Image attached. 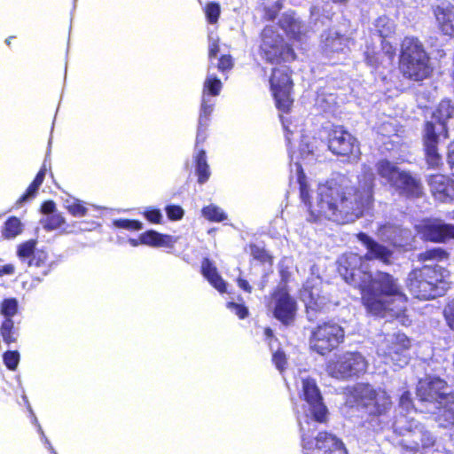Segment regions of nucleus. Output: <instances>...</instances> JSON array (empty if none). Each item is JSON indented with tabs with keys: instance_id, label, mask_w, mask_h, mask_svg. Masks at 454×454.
<instances>
[{
	"instance_id": "1",
	"label": "nucleus",
	"mask_w": 454,
	"mask_h": 454,
	"mask_svg": "<svg viewBox=\"0 0 454 454\" xmlns=\"http://www.w3.org/2000/svg\"><path fill=\"white\" fill-rule=\"evenodd\" d=\"M314 145L291 144L289 147L291 171L296 172L301 200L316 217H324L340 224L353 223L372 204L374 173L371 168L364 166L357 186L350 185L345 178L330 180L318 184L315 196H311L301 163L315 160Z\"/></svg>"
},
{
	"instance_id": "2",
	"label": "nucleus",
	"mask_w": 454,
	"mask_h": 454,
	"mask_svg": "<svg viewBox=\"0 0 454 454\" xmlns=\"http://www.w3.org/2000/svg\"><path fill=\"white\" fill-rule=\"evenodd\" d=\"M357 239L368 252L364 257L355 253L342 254L338 260L340 275L347 283L361 290L364 304L370 313L396 318L402 325H409L411 320L405 315L407 297L396 279L384 272H377L373 277L368 270V261L378 259L387 262L391 251L365 233H359Z\"/></svg>"
},
{
	"instance_id": "3",
	"label": "nucleus",
	"mask_w": 454,
	"mask_h": 454,
	"mask_svg": "<svg viewBox=\"0 0 454 454\" xmlns=\"http://www.w3.org/2000/svg\"><path fill=\"white\" fill-rule=\"evenodd\" d=\"M300 397L304 403L301 410L298 407L296 410L303 454H348L342 441L333 434L321 432L315 439L308 435L316 430V424L325 422L327 416L315 380L301 378Z\"/></svg>"
},
{
	"instance_id": "4",
	"label": "nucleus",
	"mask_w": 454,
	"mask_h": 454,
	"mask_svg": "<svg viewBox=\"0 0 454 454\" xmlns=\"http://www.w3.org/2000/svg\"><path fill=\"white\" fill-rule=\"evenodd\" d=\"M352 395L368 415L362 428L379 433L389 427L392 401L384 389L374 388L369 384H357L353 388Z\"/></svg>"
},
{
	"instance_id": "5",
	"label": "nucleus",
	"mask_w": 454,
	"mask_h": 454,
	"mask_svg": "<svg viewBox=\"0 0 454 454\" xmlns=\"http://www.w3.org/2000/svg\"><path fill=\"white\" fill-rule=\"evenodd\" d=\"M449 275V271L441 265L427 264L409 274L406 286L417 299H434L443 295L447 291Z\"/></svg>"
},
{
	"instance_id": "6",
	"label": "nucleus",
	"mask_w": 454,
	"mask_h": 454,
	"mask_svg": "<svg viewBox=\"0 0 454 454\" xmlns=\"http://www.w3.org/2000/svg\"><path fill=\"white\" fill-rule=\"evenodd\" d=\"M400 69L404 76L414 81H421L430 74L429 57L417 38L405 37L403 41Z\"/></svg>"
},
{
	"instance_id": "7",
	"label": "nucleus",
	"mask_w": 454,
	"mask_h": 454,
	"mask_svg": "<svg viewBox=\"0 0 454 454\" xmlns=\"http://www.w3.org/2000/svg\"><path fill=\"white\" fill-rule=\"evenodd\" d=\"M300 297L306 307L309 321L315 320L320 313L327 311L330 299L322 289L319 268L317 265L311 266L310 277L301 289Z\"/></svg>"
},
{
	"instance_id": "8",
	"label": "nucleus",
	"mask_w": 454,
	"mask_h": 454,
	"mask_svg": "<svg viewBox=\"0 0 454 454\" xmlns=\"http://www.w3.org/2000/svg\"><path fill=\"white\" fill-rule=\"evenodd\" d=\"M410 339L402 333L380 334L377 340V355L386 364L403 367L408 364Z\"/></svg>"
},
{
	"instance_id": "9",
	"label": "nucleus",
	"mask_w": 454,
	"mask_h": 454,
	"mask_svg": "<svg viewBox=\"0 0 454 454\" xmlns=\"http://www.w3.org/2000/svg\"><path fill=\"white\" fill-rule=\"evenodd\" d=\"M378 175L392 187L407 196L418 197L421 193L419 183L409 173L401 171L395 164L379 160L376 164Z\"/></svg>"
},
{
	"instance_id": "10",
	"label": "nucleus",
	"mask_w": 454,
	"mask_h": 454,
	"mask_svg": "<svg viewBox=\"0 0 454 454\" xmlns=\"http://www.w3.org/2000/svg\"><path fill=\"white\" fill-rule=\"evenodd\" d=\"M260 53L270 63H278L281 60L288 62L295 58L294 51L284 43L283 37L273 26H267L262 31Z\"/></svg>"
},
{
	"instance_id": "11",
	"label": "nucleus",
	"mask_w": 454,
	"mask_h": 454,
	"mask_svg": "<svg viewBox=\"0 0 454 454\" xmlns=\"http://www.w3.org/2000/svg\"><path fill=\"white\" fill-rule=\"evenodd\" d=\"M345 337L344 329L334 321L317 325L311 332L309 345L312 350L325 355L336 348Z\"/></svg>"
},
{
	"instance_id": "12",
	"label": "nucleus",
	"mask_w": 454,
	"mask_h": 454,
	"mask_svg": "<svg viewBox=\"0 0 454 454\" xmlns=\"http://www.w3.org/2000/svg\"><path fill=\"white\" fill-rule=\"evenodd\" d=\"M367 366L366 359L360 353L346 352L329 361L327 371L334 378L348 379L364 373Z\"/></svg>"
},
{
	"instance_id": "13",
	"label": "nucleus",
	"mask_w": 454,
	"mask_h": 454,
	"mask_svg": "<svg viewBox=\"0 0 454 454\" xmlns=\"http://www.w3.org/2000/svg\"><path fill=\"white\" fill-rule=\"evenodd\" d=\"M270 84L278 108L287 112L293 104V82L289 68L286 65L274 67L270 77Z\"/></svg>"
},
{
	"instance_id": "14",
	"label": "nucleus",
	"mask_w": 454,
	"mask_h": 454,
	"mask_svg": "<svg viewBox=\"0 0 454 454\" xmlns=\"http://www.w3.org/2000/svg\"><path fill=\"white\" fill-rule=\"evenodd\" d=\"M450 395L449 386L439 377L428 376L419 381L417 395L421 403H427V409L442 403L444 398Z\"/></svg>"
},
{
	"instance_id": "15",
	"label": "nucleus",
	"mask_w": 454,
	"mask_h": 454,
	"mask_svg": "<svg viewBox=\"0 0 454 454\" xmlns=\"http://www.w3.org/2000/svg\"><path fill=\"white\" fill-rule=\"evenodd\" d=\"M269 309L282 324L289 325L294 323L297 305L294 299L284 289H278L271 295Z\"/></svg>"
},
{
	"instance_id": "16",
	"label": "nucleus",
	"mask_w": 454,
	"mask_h": 454,
	"mask_svg": "<svg viewBox=\"0 0 454 454\" xmlns=\"http://www.w3.org/2000/svg\"><path fill=\"white\" fill-rule=\"evenodd\" d=\"M395 434L405 436L407 439H403L400 444L410 451H417L419 449L417 432L420 427V424L415 419L413 414L398 413L395 416L392 424Z\"/></svg>"
},
{
	"instance_id": "17",
	"label": "nucleus",
	"mask_w": 454,
	"mask_h": 454,
	"mask_svg": "<svg viewBox=\"0 0 454 454\" xmlns=\"http://www.w3.org/2000/svg\"><path fill=\"white\" fill-rule=\"evenodd\" d=\"M417 228L422 239L428 241L443 243L450 239H454V225L438 219L428 220Z\"/></svg>"
},
{
	"instance_id": "18",
	"label": "nucleus",
	"mask_w": 454,
	"mask_h": 454,
	"mask_svg": "<svg viewBox=\"0 0 454 454\" xmlns=\"http://www.w3.org/2000/svg\"><path fill=\"white\" fill-rule=\"evenodd\" d=\"M434 15L440 31L454 37V7L450 4H442L434 8Z\"/></svg>"
},
{
	"instance_id": "19",
	"label": "nucleus",
	"mask_w": 454,
	"mask_h": 454,
	"mask_svg": "<svg viewBox=\"0 0 454 454\" xmlns=\"http://www.w3.org/2000/svg\"><path fill=\"white\" fill-rule=\"evenodd\" d=\"M378 235L382 240L388 241L394 246L403 247L407 245L411 232L395 224L387 223L379 227Z\"/></svg>"
},
{
	"instance_id": "20",
	"label": "nucleus",
	"mask_w": 454,
	"mask_h": 454,
	"mask_svg": "<svg viewBox=\"0 0 454 454\" xmlns=\"http://www.w3.org/2000/svg\"><path fill=\"white\" fill-rule=\"evenodd\" d=\"M427 411L435 415V420L442 427L454 425V396L450 394L444 398L442 403H438Z\"/></svg>"
},
{
	"instance_id": "21",
	"label": "nucleus",
	"mask_w": 454,
	"mask_h": 454,
	"mask_svg": "<svg viewBox=\"0 0 454 454\" xmlns=\"http://www.w3.org/2000/svg\"><path fill=\"white\" fill-rule=\"evenodd\" d=\"M333 154L343 157L348 162L356 161L361 154L359 144H322Z\"/></svg>"
},
{
	"instance_id": "22",
	"label": "nucleus",
	"mask_w": 454,
	"mask_h": 454,
	"mask_svg": "<svg viewBox=\"0 0 454 454\" xmlns=\"http://www.w3.org/2000/svg\"><path fill=\"white\" fill-rule=\"evenodd\" d=\"M320 139L328 142H349L352 136L342 126L326 123L320 130Z\"/></svg>"
},
{
	"instance_id": "23",
	"label": "nucleus",
	"mask_w": 454,
	"mask_h": 454,
	"mask_svg": "<svg viewBox=\"0 0 454 454\" xmlns=\"http://www.w3.org/2000/svg\"><path fill=\"white\" fill-rule=\"evenodd\" d=\"M64 207L70 215L74 217H82L89 214L90 211H99L101 207L88 204L75 198H67L64 200Z\"/></svg>"
},
{
	"instance_id": "24",
	"label": "nucleus",
	"mask_w": 454,
	"mask_h": 454,
	"mask_svg": "<svg viewBox=\"0 0 454 454\" xmlns=\"http://www.w3.org/2000/svg\"><path fill=\"white\" fill-rule=\"evenodd\" d=\"M176 243V239L170 235L160 234L154 231H148L140 235V244L170 247Z\"/></svg>"
},
{
	"instance_id": "25",
	"label": "nucleus",
	"mask_w": 454,
	"mask_h": 454,
	"mask_svg": "<svg viewBox=\"0 0 454 454\" xmlns=\"http://www.w3.org/2000/svg\"><path fill=\"white\" fill-rule=\"evenodd\" d=\"M424 132L427 142H440L448 138L445 123L435 121L433 118L427 121Z\"/></svg>"
},
{
	"instance_id": "26",
	"label": "nucleus",
	"mask_w": 454,
	"mask_h": 454,
	"mask_svg": "<svg viewBox=\"0 0 454 454\" xmlns=\"http://www.w3.org/2000/svg\"><path fill=\"white\" fill-rule=\"evenodd\" d=\"M201 271L208 282L220 293L226 291V283L218 274L216 268L207 258L204 259L202 262Z\"/></svg>"
},
{
	"instance_id": "27",
	"label": "nucleus",
	"mask_w": 454,
	"mask_h": 454,
	"mask_svg": "<svg viewBox=\"0 0 454 454\" xmlns=\"http://www.w3.org/2000/svg\"><path fill=\"white\" fill-rule=\"evenodd\" d=\"M428 184L434 197L445 200L449 196V179L443 175H433L429 177Z\"/></svg>"
},
{
	"instance_id": "28",
	"label": "nucleus",
	"mask_w": 454,
	"mask_h": 454,
	"mask_svg": "<svg viewBox=\"0 0 454 454\" xmlns=\"http://www.w3.org/2000/svg\"><path fill=\"white\" fill-rule=\"evenodd\" d=\"M348 47V39L337 32L330 31L323 41V49L325 54L343 51Z\"/></svg>"
},
{
	"instance_id": "29",
	"label": "nucleus",
	"mask_w": 454,
	"mask_h": 454,
	"mask_svg": "<svg viewBox=\"0 0 454 454\" xmlns=\"http://www.w3.org/2000/svg\"><path fill=\"white\" fill-rule=\"evenodd\" d=\"M46 172H47V160L45 159L43 161V164L41 169L39 170V172L37 173L35 178L34 179L32 184L29 185L27 192L17 201L19 204L24 203V202L33 199L35 196L39 187L41 186V184H43V182L44 180Z\"/></svg>"
},
{
	"instance_id": "30",
	"label": "nucleus",
	"mask_w": 454,
	"mask_h": 454,
	"mask_svg": "<svg viewBox=\"0 0 454 454\" xmlns=\"http://www.w3.org/2000/svg\"><path fill=\"white\" fill-rule=\"evenodd\" d=\"M195 161L198 182L201 184H205L209 179L211 173L207 162L206 152L204 150L196 149Z\"/></svg>"
},
{
	"instance_id": "31",
	"label": "nucleus",
	"mask_w": 454,
	"mask_h": 454,
	"mask_svg": "<svg viewBox=\"0 0 454 454\" xmlns=\"http://www.w3.org/2000/svg\"><path fill=\"white\" fill-rule=\"evenodd\" d=\"M213 67L208 66L207 75L204 82L202 96H207V98L218 96L222 90L221 81L213 74L211 71Z\"/></svg>"
},
{
	"instance_id": "32",
	"label": "nucleus",
	"mask_w": 454,
	"mask_h": 454,
	"mask_svg": "<svg viewBox=\"0 0 454 454\" xmlns=\"http://www.w3.org/2000/svg\"><path fill=\"white\" fill-rule=\"evenodd\" d=\"M36 241L30 239L24 243H21L18 247L17 255L20 262L27 267L33 266V255L35 251Z\"/></svg>"
},
{
	"instance_id": "33",
	"label": "nucleus",
	"mask_w": 454,
	"mask_h": 454,
	"mask_svg": "<svg viewBox=\"0 0 454 454\" xmlns=\"http://www.w3.org/2000/svg\"><path fill=\"white\" fill-rule=\"evenodd\" d=\"M454 106L450 100H442L433 112L431 118L435 121L447 123V121L453 116Z\"/></svg>"
},
{
	"instance_id": "34",
	"label": "nucleus",
	"mask_w": 454,
	"mask_h": 454,
	"mask_svg": "<svg viewBox=\"0 0 454 454\" xmlns=\"http://www.w3.org/2000/svg\"><path fill=\"white\" fill-rule=\"evenodd\" d=\"M280 26L289 36L301 40L302 25L299 20L293 17L286 16L280 20Z\"/></svg>"
},
{
	"instance_id": "35",
	"label": "nucleus",
	"mask_w": 454,
	"mask_h": 454,
	"mask_svg": "<svg viewBox=\"0 0 454 454\" xmlns=\"http://www.w3.org/2000/svg\"><path fill=\"white\" fill-rule=\"evenodd\" d=\"M395 23L386 16L380 17L375 21V29L381 38H387L395 33Z\"/></svg>"
},
{
	"instance_id": "36",
	"label": "nucleus",
	"mask_w": 454,
	"mask_h": 454,
	"mask_svg": "<svg viewBox=\"0 0 454 454\" xmlns=\"http://www.w3.org/2000/svg\"><path fill=\"white\" fill-rule=\"evenodd\" d=\"M0 335L3 341L7 345L16 341L18 333L14 329V322L12 319L3 321L0 326Z\"/></svg>"
},
{
	"instance_id": "37",
	"label": "nucleus",
	"mask_w": 454,
	"mask_h": 454,
	"mask_svg": "<svg viewBox=\"0 0 454 454\" xmlns=\"http://www.w3.org/2000/svg\"><path fill=\"white\" fill-rule=\"evenodd\" d=\"M19 309V303L15 298L4 299L0 304V314L4 317V320L12 319Z\"/></svg>"
},
{
	"instance_id": "38",
	"label": "nucleus",
	"mask_w": 454,
	"mask_h": 454,
	"mask_svg": "<svg viewBox=\"0 0 454 454\" xmlns=\"http://www.w3.org/2000/svg\"><path fill=\"white\" fill-rule=\"evenodd\" d=\"M22 231L20 221L16 217L9 218L4 224L2 235L5 239H12L18 236Z\"/></svg>"
},
{
	"instance_id": "39",
	"label": "nucleus",
	"mask_w": 454,
	"mask_h": 454,
	"mask_svg": "<svg viewBox=\"0 0 454 454\" xmlns=\"http://www.w3.org/2000/svg\"><path fill=\"white\" fill-rule=\"evenodd\" d=\"M215 106V100L207 96H202V102L200 107V114L199 123L200 126H206L207 124L208 118L213 112Z\"/></svg>"
},
{
	"instance_id": "40",
	"label": "nucleus",
	"mask_w": 454,
	"mask_h": 454,
	"mask_svg": "<svg viewBox=\"0 0 454 454\" xmlns=\"http://www.w3.org/2000/svg\"><path fill=\"white\" fill-rule=\"evenodd\" d=\"M202 215L205 218L211 222H222L227 219V215L223 212V210L213 204L203 207Z\"/></svg>"
},
{
	"instance_id": "41",
	"label": "nucleus",
	"mask_w": 454,
	"mask_h": 454,
	"mask_svg": "<svg viewBox=\"0 0 454 454\" xmlns=\"http://www.w3.org/2000/svg\"><path fill=\"white\" fill-rule=\"evenodd\" d=\"M448 253L442 248H434L430 250H427L424 253H421L419 256V260L422 262L427 261H437L442 262L448 259Z\"/></svg>"
},
{
	"instance_id": "42",
	"label": "nucleus",
	"mask_w": 454,
	"mask_h": 454,
	"mask_svg": "<svg viewBox=\"0 0 454 454\" xmlns=\"http://www.w3.org/2000/svg\"><path fill=\"white\" fill-rule=\"evenodd\" d=\"M426 159L427 164L432 168H436L442 163V156L438 153L436 144H426Z\"/></svg>"
},
{
	"instance_id": "43",
	"label": "nucleus",
	"mask_w": 454,
	"mask_h": 454,
	"mask_svg": "<svg viewBox=\"0 0 454 454\" xmlns=\"http://www.w3.org/2000/svg\"><path fill=\"white\" fill-rule=\"evenodd\" d=\"M65 223L64 217L60 214H52L45 215L41 223L43 229L47 231H53L59 228Z\"/></svg>"
},
{
	"instance_id": "44",
	"label": "nucleus",
	"mask_w": 454,
	"mask_h": 454,
	"mask_svg": "<svg viewBox=\"0 0 454 454\" xmlns=\"http://www.w3.org/2000/svg\"><path fill=\"white\" fill-rule=\"evenodd\" d=\"M250 254L253 256L254 259L261 262H269L271 263V257L269 255V254L266 252V250L258 246L252 244L249 247Z\"/></svg>"
},
{
	"instance_id": "45",
	"label": "nucleus",
	"mask_w": 454,
	"mask_h": 454,
	"mask_svg": "<svg viewBox=\"0 0 454 454\" xmlns=\"http://www.w3.org/2000/svg\"><path fill=\"white\" fill-rule=\"evenodd\" d=\"M415 439H418L419 446L421 445L423 448H429L434 443V438L432 434L424 430L423 427L421 426L417 432V436Z\"/></svg>"
},
{
	"instance_id": "46",
	"label": "nucleus",
	"mask_w": 454,
	"mask_h": 454,
	"mask_svg": "<svg viewBox=\"0 0 454 454\" xmlns=\"http://www.w3.org/2000/svg\"><path fill=\"white\" fill-rule=\"evenodd\" d=\"M205 12L207 20L211 24L216 23L221 12L220 4L217 3L207 4L205 9Z\"/></svg>"
},
{
	"instance_id": "47",
	"label": "nucleus",
	"mask_w": 454,
	"mask_h": 454,
	"mask_svg": "<svg viewBox=\"0 0 454 454\" xmlns=\"http://www.w3.org/2000/svg\"><path fill=\"white\" fill-rule=\"evenodd\" d=\"M403 411H405L406 414L416 413L411 403V394L407 391L401 395L399 402V413H403Z\"/></svg>"
},
{
	"instance_id": "48",
	"label": "nucleus",
	"mask_w": 454,
	"mask_h": 454,
	"mask_svg": "<svg viewBox=\"0 0 454 454\" xmlns=\"http://www.w3.org/2000/svg\"><path fill=\"white\" fill-rule=\"evenodd\" d=\"M114 225L116 228L126 230H141L143 227L142 223L137 220L129 219H117L114 221Z\"/></svg>"
},
{
	"instance_id": "49",
	"label": "nucleus",
	"mask_w": 454,
	"mask_h": 454,
	"mask_svg": "<svg viewBox=\"0 0 454 454\" xmlns=\"http://www.w3.org/2000/svg\"><path fill=\"white\" fill-rule=\"evenodd\" d=\"M4 363L9 370H15L20 362V354L18 351H6L4 356Z\"/></svg>"
},
{
	"instance_id": "50",
	"label": "nucleus",
	"mask_w": 454,
	"mask_h": 454,
	"mask_svg": "<svg viewBox=\"0 0 454 454\" xmlns=\"http://www.w3.org/2000/svg\"><path fill=\"white\" fill-rule=\"evenodd\" d=\"M165 210L168 219L171 221L181 220L184 215V209L176 205H168L166 207Z\"/></svg>"
},
{
	"instance_id": "51",
	"label": "nucleus",
	"mask_w": 454,
	"mask_h": 454,
	"mask_svg": "<svg viewBox=\"0 0 454 454\" xmlns=\"http://www.w3.org/2000/svg\"><path fill=\"white\" fill-rule=\"evenodd\" d=\"M227 308L240 319H244L248 315V309L246 306L235 302H228Z\"/></svg>"
},
{
	"instance_id": "52",
	"label": "nucleus",
	"mask_w": 454,
	"mask_h": 454,
	"mask_svg": "<svg viewBox=\"0 0 454 454\" xmlns=\"http://www.w3.org/2000/svg\"><path fill=\"white\" fill-rule=\"evenodd\" d=\"M443 314L447 325L454 331V298L445 306Z\"/></svg>"
},
{
	"instance_id": "53",
	"label": "nucleus",
	"mask_w": 454,
	"mask_h": 454,
	"mask_svg": "<svg viewBox=\"0 0 454 454\" xmlns=\"http://www.w3.org/2000/svg\"><path fill=\"white\" fill-rule=\"evenodd\" d=\"M144 215L145 217L153 223H160L162 220V214L160 209L147 208Z\"/></svg>"
},
{
	"instance_id": "54",
	"label": "nucleus",
	"mask_w": 454,
	"mask_h": 454,
	"mask_svg": "<svg viewBox=\"0 0 454 454\" xmlns=\"http://www.w3.org/2000/svg\"><path fill=\"white\" fill-rule=\"evenodd\" d=\"M22 398H23V400L27 403L28 410H29V411H30V413H31V415H32V417H33V420H32V422L37 426V427H38V432L42 434V438H43V440L44 441L45 444H47V447H48L50 450H52V447H51V445L50 442H49V441H48V439L45 437L44 433H43V429H42L41 426L38 424V421H37L36 417H35V414L33 413V411H32V409H31V406H30V405H29V403H28V401H27V398L26 395H22Z\"/></svg>"
},
{
	"instance_id": "55",
	"label": "nucleus",
	"mask_w": 454,
	"mask_h": 454,
	"mask_svg": "<svg viewBox=\"0 0 454 454\" xmlns=\"http://www.w3.org/2000/svg\"><path fill=\"white\" fill-rule=\"evenodd\" d=\"M286 360V359L285 354L280 350H277L272 355V361L275 364L278 370H279L280 372H282L285 369Z\"/></svg>"
},
{
	"instance_id": "56",
	"label": "nucleus",
	"mask_w": 454,
	"mask_h": 454,
	"mask_svg": "<svg viewBox=\"0 0 454 454\" xmlns=\"http://www.w3.org/2000/svg\"><path fill=\"white\" fill-rule=\"evenodd\" d=\"M233 63L231 57L230 55H223L218 61L217 68L220 71L224 72L231 69Z\"/></svg>"
},
{
	"instance_id": "57",
	"label": "nucleus",
	"mask_w": 454,
	"mask_h": 454,
	"mask_svg": "<svg viewBox=\"0 0 454 454\" xmlns=\"http://www.w3.org/2000/svg\"><path fill=\"white\" fill-rule=\"evenodd\" d=\"M33 266L40 267L47 260V254L43 250H35L33 255Z\"/></svg>"
},
{
	"instance_id": "58",
	"label": "nucleus",
	"mask_w": 454,
	"mask_h": 454,
	"mask_svg": "<svg viewBox=\"0 0 454 454\" xmlns=\"http://www.w3.org/2000/svg\"><path fill=\"white\" fill-rule=\"evenodd\" d=\"M365 60L372 67H378L384 62V59H380V53L372 52L371 54L369 51L365 52Z\"/></svg>"
},
{
	"instance_id": "59",
	"label": "nucleus",
	"mask_w": 454,
	"mask_h": 454,
	"mask_svg": "<svg viewBox=\"0 0 454 454\" xmlns=\"http://www.w3.org/2000/svg\"><path fill=\"white\" fill-rule=\"evenodd\" d=\"M382 50L384 51V59L387 61H391L395 53V48L393 47L388 42L382 41Z\"/></svg>"
},
{
	"instance_id": "60",
	"label": "nucleus",
	"mask_w": 454,
	"mask_h": 454,
	"mask_svg": "<svg viewBox=\"0 0 454 454\" xmlns=\"http://www.w3.org/2000/svg\"><path fill=\"white\" fill-rule=\"evenodd\" d=\"M219 51L218 41L213 40L211 36H209V60L210 65L213 67V59L216 57Z\"/></svg>"
},
{
	"instance_id": "61",
	"label": "nucleus",
	"mask_w": 454,
	"mask_h": 454,
	"mask_svg": "<svg viewBox=\"0 0 454 454\" xmlns=\"http://www.w3.org/2000/svg\"><path fill=\"white\" fill-rule=\"evenodd\" d=\"M55 203L52 200H48L42 205V212L46 215H52L55 211Z\"/></svg>"
},
{
	"instance_id": "62",
	"label": "nucleus",
	"mask_w": 454,
	"mask_h": 454,
	"mask_svg": "<svg viewBox=\"0 0 454 454\" xmlns=\"http://www.w3.org/2000/svg\"><path fill=\"white\" fill-rule=\"evenodd\" d=\"M15 272V267L12 264L0 265V277L6 275H13Z\"/></svg>"
},
{
	"instance_id": "63",
	"label": "nucleus",
	"mask_w": 454,
	"mask_h": 454,
	"mask_svg": "<svg viewBox=\"0 0 454 454\" xmlns=\"http://www.w3.org/2000/svg\"><path fill=\"white\" fill-rule=\"evenodd\" d=\"M448 162L451 166V168H454V144H449L448 146Z\"/></svg>"
},
{
	"instance_id": "64",
	"label": "nucleus",
	"mask_w": 454,
	"mask_h": 454,
	"mask_svg": "<svg viewBox=\"0 0 454 454\" xmlns=\"http://www.w3.org/2000/svg\"><path fill=\"white\" fill-rule=\"evenodd\" d=\"M238 285L244 291H246L247 293H251L252 287H251V286L249 285V283L247 280H245L243 278H239L238 279Z\"/></svg>"
}]
</instances>
